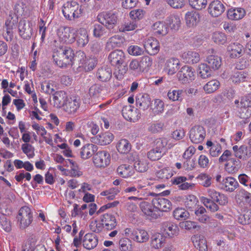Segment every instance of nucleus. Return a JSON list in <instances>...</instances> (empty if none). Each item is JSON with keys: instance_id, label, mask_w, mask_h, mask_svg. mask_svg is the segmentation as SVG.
Returning a JSON list of instances; mask_svg holds the SVG:
<instances>
[{"instance_id": "52", "label": "nucleus", "mask_w": 251, "mask_h": 251, "mask_svg": "<svg viewBox=\"0 0 251 251\" xmlns=\"http://www.w3.org/2000/svg\"><path fill=\"white\" fill-rule=\"evenodd\" d=\"M127 237L122 238L119 240L120 249L121 251H131L132 249L131 240Z\"/></svg>"}, {"instance_id": "9", "label": "nucleus", "mask_w": 251, "mask_h": 251, "mask_svg": "<svg viewBox=\"0 0 251 251\" xmlns=\"http://www.w3.org/2000/svg\"><path fill=\"white\" fill-rule=\"evenodd\" d=\"M94 166L97 168H104L110 163L111 156L106 151H96L92 158Z\"/></svg>"}, {"instance_id": "34", "label": "nucleus", "mask_w": 251, "mask_h": 251, "mask_svg": "<svg viewBox=\"0 0 251 251\" xmlns=\"http://www.w3.org/2000/svg\"><path fill=\"white\" fill-rule=\"evenodd\" d=\"M223 189L226 192H232L239 186L237 181L232 177H227L222 181Z\"/></svg>"}, {"instance_id": "31", "label": "nucleus", "mask_w": 251, "mask_h": 251, "mask_svg": "<svg viewBox=\"0 0 251 251\" xmlns=\"http://www.w3.org/2000/svg\"><path fill=\"white\" fill-rule=\"evenodd\" d=\"M245 15V10L241 7L232 8L228 9L227 12V17L231 20H241L244 17Z\"/></svg>"}, {"instance_id": "17", "label": "nucleus", "mask_w": 251, "mask_h": 251, "mask_svg": "<svg viewBox=\"0 0 251 251\" xmlns=\"http://www.w3.org/2000/svg\"><path fill=\"white\" fill-rule=\"evenodd\" d=\"M225 7L219 0H214L209 4L208 12L214 17L220 16L225 11Z\"/></svg>"}, {"instance_id": "1", "label": "nucleus", "mask_w": 251, "mask_h": 251, "mask_svg": "<svg viewBox=\"0 0 251 251\" xmlns=\"http://www.w3.org/2000/svg\"><path fill=\"white\" fill-rule=\"evenodd\" d=\"M52 59L54 64L61 68L73 65L74 51L70 47L59 46L53 50Z\"/></svg>"}, {"instance_id": "44", "label": "nucleus", "mask_w": 251, "mask_h": 251, "mask_svg": "<svg viewBox=\"0 0 251 251\" xmlns=\"http://www.w3.org/2000/svg\"><path fill=\"white\" fill-rule=\"evenodd\" d=\"M149 162L144 158H138L135 160L134 163V169L139 172L143 173L146 172L149 168Z\"/></svg>"}, {"instance_id": "22", "label": "nucleus", "mask_w": 251, "mask_h": 251, "mask_svg": "<svg viewBox=\"0 0 251 251\" xmlns=\"http://www.w3.org/2000/svg\"><path fill=\"white\" fill-rule=\"evenodd\" d=\"M98 150V147L93 144L88 143L81 148L80 151V155L83 160H86L91 158L95 154Z\"/></svg>"}, {"instance_id": "64", "label": "nucleus", "mask_w": 251, "mask_h": 251, "mask_svg": "<svg viewBox=\"0 0 251 251\" xmlns=\"http://www.w3.org/2000/svg\"><path fill=\"white\" fill-rule=\"evenodd\" d=\"M212 39L216 44L224 45L226 42V36L223 32H215L212 35Z\"/></svg>"}, {"instance_id": "43", "label": "nucleus", "mask_w": 251, "mask_h": 251, "mask_svg": "<svg viewBox=\"0 0 251 251\" xmlns=\"http://www.w3.org/2000/svg\"><path fill=\"white\" fill-rule=\"evenodd\" d=\"M140 72H148L151 67L153 59L148 55L142 56L140 59Z\"/></svg>"}, {"instance_id": "6", "label": "nucleus", "mask_w": 251, "mask_h": 251, "mask_svg": "<svg viewBox=\"0 0 251 251\" xmlns=\"http://www.w3.org/2000/svg\"><path fill=\"white\" fill-rule=\"evenodd\" d=\"M74 28L68 26H60L56 31L58 40L63 44H72L75 41Z\"/></svg>"}, {"instance_id": "49", "label": "nucleus", "mask_w": 251, "mask_h": 251, "mask_svg": "<svg viewBox=\"0 0 251 251\" xmlns=\"http://www.w3.org/2000/svg\"><path fill=\"white\" fill-rule=\"evenodd\" d=\"M164 123L162 122L156 121L148 125V131L151 133L161 132L164 129Z\"/></svg>"}, {"instance_id": "24", "label": "nucleus", "mask_w": 251, "mask_h": 251, "mask_svg": "<svg viewBox=\"0 0 251 251\" xmlns=\"http://www.w3.org/2000/svg\"><path fill=\"white\" fill-rule=\"evenodd\" d=\"M98 244L97 236L91 233L86 234L82 239V244L84 248L90 250L94 249Z\"/></svg>"}, {"instance_id": "30", "label": "nucleus", "mask_w": 251, "mask_h": 251, "mask_svg": "<svg viewBox=\"0 0 251 251\" xmlns=\"http://www.w3.org/2000/svg\"><path fill=\"white\" fill-rule=\"evenodd\" d=\"M117 173L122 177L128 178L132 177L134 175L135 171L132 166L126 164H123L118 167Z\"/></svg>"}, {"instance_id": "32", "label": "nucleus", "mask_w": 251, "mask_h": 251, "mask_svg": "<svg viewBox=\"0 0 251 251\" xmlns=\"http://www.w3.org/2000/svg\"><path fill=\"white\" fill-rule=\"evenodd\" d=\"M181 58L184 62L189 64L197 63L200 60L199 53L193 50L184 52L181 55Z\"/></svg>"}, {"instance_id": "23", "label": "nucleus", "mask_w": 251, "mask_h": 251, "mask_svg": "<svg viewBox=\"0 0 251 251\" xmlns=\"http://www.w3.org/2000/svg\"><path fill=\"white\" fill-rule=\"evenodd\" d=\"M100 222L103 227L107 230L114 229L117 225V221L115 216L112 213H104L100 216Z\"/></svg>"}, {"instance_id": "8", "label": "nucleus", "mask_w": 251, "mask_h": 251, "mask_svg": "<svg viewBox=\"0 0 251 251\" xmlns=\"http://www.w3.org/2000/svg\"><path fill=\"white\" fill-rule=\"evenodd\" d=\"M102 90V87L99 84H95L92 85L89 89L88 93L83 99V102L90 105L96 104L101 97Z\"/></svg>"}, {"instance_id": "29", "label": "nucleus", "mask_w": 251, "mask_h": 251, "mask_svg": "<svg viewBox=\"0 0 251 251\" xmlns=\"http://www.w3.org/2000/svg\"><path fill=\"white\" fill-rule=\"evenodd\" d=\"M68 96L66 93L63 91L55 92L53 94V103L54 107L61 108L64 106L67 101Z\"/></svg>"}, {"instance_id": "37", "label": "nucleus", "mask_w": 251, "mask_h": 251, "mask_svg": "<svg viewBox=\"0 0 251 251\" xmlns=\"http://www.w3.org/2000/svg\"><path fill=\"white\" fill-rule=\"evenodd\" d=\"M243 48V47L241 44L238 43H233L227 47V51L231 57H239L242 54Z\"/></svg>"}, {"instance_id": "59", "label": "nucleus", "mask_w": 251, "mask_h": 251, "mask_svg": "<svg viewBox=\"0 0 251 251\" xmlns=\"http://www.w3.org/2000/svg\"><path fill=\"white\" fill-rule=\"evenodd\" d=\"M120 192V190L117 188H111L106 191H102L100 195L102 196H105L108 200H113L116 196Z\"/></svg>"}, {"instance_id": "55", "label": "nucleus", "mask_w": 251, "mask_h": 251, "mask_svg": "<svg viewBox=\"0 0 251 251\" xmlns=\"http://www.w3.org/2000/svg\"><path fill=\"white\" fill-rule=\"evenodd\" d=\"M209 66L205 63H201L199 66L198 73L200 76L206 78L211 75V70Z\"/></svg>"}, {"instance_id": "40", "label": "nucleus", "mask_w": 251, "mask_h": 251, "mask_svg": "<svg viewBox=\"0 0 251 251\" xmlns=\"http://www.w3.org/2000/svg\"><path fill=\"white\" fill-rule=\"evenodd\" d=\"M96 75L100 81L106 82L112 77V70L108 67H102L98 70Z\"/></svg>"}, {"instance_id": "48", "label": "nucleus", "mask_w": 251, "mask_h": 251, "mask_svg": "<svg viewBox=\"0 0 251 251\" xmlns=\"http://www.w3.org/2000/svg\"><path fill=\"white\" fill-rule=\"evenodd\" d=\"M167 24L169 25L172 29L178 30L181 24L180 17L178 15H171L167 20Z\"/></svg>"}, {"instance_id": "51", "label": "nucleus", "mask_w": 251, "mask_h": 251, "mask_svg": "<svg viewBox=\"0 0 251 251\" xmlns=\"http://www.w3.org/2000/svg\"><path fill=\"white\" fill-rule=\"evenodd\" d=\"M173 215L176 220H183L189 217V213L184 208L178 207L174 210Z\"/></svg>"}, {"instance_id": "2", "label": "nucleus", "mask_w": 251, "mask_h": 251, "mask_svg": "<svg viewBox=\"0 0 251 251\" xmlns=\"http://www.w3.org/2000/svg\"><path fill=\"white\" fill-rule=\"evenodd\" d=\"M108 59L111 65L115 67L114 73L115 77L119 80L122 79L127 71V66L124 64L125 55L124 51L116 50L109 53Z\"/></svg>"}, {"instance_id": "28", "label": "nucleus", "mask_w": 251, "mask_h": 251, "mask_svg": "<svg viewBox=\"0 0 251 251\" xmlns=\"http://www.w3.org/2000/svg\"><path fill=\"white\" fill-rule=\"evenodd\" d=\"M137 107L143 110L147 109L151 104V100L147 94H139L136 98Z\"/></svg>"}, {"instance_id": "16", "label": "nucleus", "mask_w": 251, "mask_h": 251, "mask_svg": "<svg viewBox=\"0 0 251 251\" xmlns=\"http://www.w3.org/2000/svg\"><path fill=\"white\" fill-rule=\"evenodd\" d=\"M122 113L124 118L130 122H135L140 118L141 114L138 109L130 105L124 106Z\"/></svg>"}, {"instance_id": "5", "label": "nucleus", "mask_w": 251, "mask_h": 251, "mask_svg": "<svg viewBox=\"0 0 251 251\" xmlns=\"http://www.w3.org/2000/svg\"><path fill=\"white\" fill-rule=\"evenodd\" d=\"M97 20L107 29L111 30L117 25L118 14L113 11H103L98 15Z\"/></svg>"}, {"instance_id": "7", "label": "nucleus", "mask_w": 251, "mask_h": 251, "mask_svg": "<svg viewBox=\"0 0 251 251\" xmlns=\"http://www.w3.org/2000/svg\"><path fill=\"white\" fill-rule=\"evenodd\" d=\"M17 218L19 222L20 227L25 229L33 221V213L31 209L26 206L22 207L19 211Z\"/></svg>"}, {"instance_id": "20", "label": "nucleus", "mask_w": 251, "mask_h": 251, "mask_svg": "<svg viewBox=\"0 0 251 251\" xmlns=\"http://www.w3.org/2000/svg\"><path fill=\"white\" fill-rule=\"evenodd\" d=\"M114 136L110 132H101L92 138L93 141L97 144L103 146L109 144L113 140Z\"/></svg>"}, {"instance_id": "60", "label": "nucleus", "mask_w": 251, "mask_h": 251, "mask_svg": "<svg viewBox=\"0 0 251 251\" xmlns=\"http://www.w3.org/2000/svg\"><path fill=\"white\" fill-rule=\"evenodd\" d=\"M189 2L192 8L198 10L205 8L207 4V0H189Z\"/></svg>"}, {"instance_id": "38", "label": "nucleus", "mask_w": 251, "mask_h": 251, "mask_svg": "<svg viewBox=\"0 0 251 251\" xmlns=\"http://www.w3.org/2000/svg\"><path fill=\"white\" fill-rule=\"evenodd\" d=\"M89 41L87 30L84 27H80L77 30V43L80 47H83Z\"/></svg>"}, {"instance_id": "41", "label": "nucleus", "mask_w": 251, "mask_h": 251, "mask_svg": "<svg viewBox=\"0 0 251 251\" xmlns=\"http://www.w3.org/2000/svg\"><path fill=\"white\" fill-rule=\"evenodd\" d=\"M165 242V238L162 234L156 233L151 238V247L155 249L161 248Z\"/></svg>"}, {"instance_id": "50", "label": "nucleus", "mask_w": 251, "mask_h": 251, "mask_svg": "<svg viewBox=\"0 0 251 251\" xmlns=\"http://www.w3.org/2000/svg\"><path fill=\"white\" fill-rule=\"evenodd\" d=\"M42 92L50 95L55 92L54 83L52 80L45 81L41 85Z\"/></svg>"}, {"instance_id": "47", "label": "nucleus", "mask_w": 251, "mask_h": 251, "mask_svg": "<svg viewBox=\"0 0 251 251\" xmlns=\"http://www.w3.org/2000/svg\"><path fill=\"white\" fill-rule=\"evenodd\" d=\"M183 91L181 89H170L167 93L169 99L172 101H181Z\"/></svg>"}, {"instance_id": "3", "label": "nucleus", "mask_w": 251, "mask_h": 251, "mask_svg": "<svg viewBox=\"0 0 251 251\" xmlns=\"http://www.w3.org/2000/svg\"><path fill=\"white\" fill-rule=\"evenodd\" d=\"M62 12L66 19L73 21L81 16L83 9L77 1L72 0L63 4Z\"/></svg>"}, {"instance_id": "63", "label": "nucleus", "mask_w": 251, "mask_h": 251, "mask_svg": "<svg viewBox=\"0 0 251 251\" xmlns=\"http://www.w3.org/2000/svg\"><path fill=\"white\" fill-rule=\"evenodd\" d=\"M106 30L102 25L95 24L93 31V36L96 38H100L106 34Z\"/></svg>"}, {"instance_id": "36", "label": "nucleus", "mask_w": 251, "mask_h": 251, "mask_svg": "<svg viewBox=\"0 0 251 251\" xmlns=\"http://www.w3.org/2000/svg\"><path fill=\"white\" fill-rule=\"evenodd\" d=\"M186 24L189 27L196 26L200 22V15L196 12H187L185 16Z\"/></svg>"}, {"instance_id": "27", "label": "nucleus", "mask_w": 251, "mask_h": 251, "mask_svg": "<svg viewBox=\"0 0 251 251\" xmlns=\"http://www.w3.org/2000/svg\"><path fill=\"white\" fill-rule=\"evenodd\" d=\"M80 106L79 98L74 97L66 101L64 107V111L69 114L75 113Z\"/></svg>"}, {"instance_id": "25", "label": "nucleus", "mask_w": 251, "mask_h": 251, "mask_svg": "<svg viewBox=\"0 0 251 251\" xmlns=\"http://www.w3.org/2000/svg\"><path fill=\"white\" fill-rule=\"evenodd\" d=\"M191 239L194 247L199 251H208L207 241L203 235L195 234L191 237Z\"/></svg>"}, {"instance_id": "21", "label": "nucleus", "mask_w": 251, "mask_h": 251, "mask_svg": "<svg viewBox=\"0 0 251 251\" xmlns=\"http://www.w3.org/2000/svg\"><path fill=\"white\" fill-rule=\"evenodd\" d=\"M179 65V61L177 58L171 57L166 60L163 70L168 75H172L176 72Z\"/></svg>"}, {"instance_id": "39", "label": "nucleus", "mask_w": 251, "mask_h": 251, "mask_svg": "<svg viewBox=\"0 0 251 251\" xmlns=\"http://www.w3.org/2000/svg\"><path fill=\"white\" fill-rule=\"evenodd\" d=\"M154 34L164 36L168 33V27L166 24L163 22H156L151 26Z\"/></svg>"}, {"instance_id": "58", "label": "nucleus", "mask_w": 251, "mask_h": 251, "mask_svg": "<svg viewBox=\"0 0 251 251\" xmlns=\"http://www.w3.org/2000/svg\"><path fill=\"white\" fill-rule=\"evenodd\" d=\"M201 185L204 187H208L211 185L212 178L210 176L205 173H201L197 177Z\"/></svg>"}, {"instance_id": "56", "label": "nucleus", "mask_w": 251, "mask_h": 251, "mask_svg": "<svg viewBox=\"0 0 251 251\" xmlns=\"http://www.w3.org/2000/svg\"><path fill=\"white\" fill-rule=\"evenodd\" d=\"M238 222L243 225H249L251 223V209H248L245 211L244 214L239 215Z\"/></svg>"}, {"instance_id": "11", "label": "nucleus", "mask_w": 251, "mask_h": 251, "mask_svg": "<svg viewBox=\"0 0 251 251\" xmlns=\"http://www.w3.org/2000/svg\"><path fill=\"white\" fill-rule=\"evenodd\" d=\"M19 36L24 40H29L33 34L32 24L31 21L21 20L18 25Z\"/></svg>"}, {"instance_id": "54", "label": "nucleus", "mask_w": 251, "mask_h": 251, "mask_svg": "<svg viewBox=\"0 0 251 251\" xmlns=\"http://www.w3.org/2000/svg\"><path fill=\"white\" fill-rule=\"evenodd\" d=\"M198 202L197 197L193 195L187 196L184 200L185 206L190 210L194 208Z\"/></svg>"}, {"instance_id": "13", "label": "nucleus", "mask_w": 251, "mask_h": 251, "mask_svg": "<svg viewBox=\"0 0 251 251\" xmlns=\"http://www.w3.org/2000/svg\"><path fill=\"white\" fill-rule=\"evenodd\" d=\"M160 231L166 237L173 238L179 234V228L176 224L166 222L162 224Z\"/></svg>"}, {"instance_id": "33", "label": "nucleus", "mask_w": 251, "mask_h": 251, "mask_svg": "<svg viewBox=\"0 0 251 251\" xmlns=\"http://www.w3.org/2000/svg\"><path fill=\"white\" fill-rule=\"evenodd\" d=\"M241 166V161L235 158H230L225 164V170L229 174L237 172Z\"/></svg>"}, {"instance_id": "26", "label": "nucleus", "mask_w": 251, "mask_h": 251, "mask_svg": "<svg viewBox=\"0 0 251 251\" xmlns=\"http://www.w3.org/2000/svg\"><path fill=\"white\" fill-rule=\"evenodd\" d=\"M125 42L124 38L120 35H115L111 37L106 43L105 48L111 50L115 48L121 47Z\"/></svg>"}, {"instance_id": "35", "label": "nucleus", "mask_w": 251, "mask_h": 251, "mask_svg": "<svg viewBox=\"0 0 251 251\" xmlns=\"http://www.w3.org/2000/svg\"><path fill=\"white\" fill-rule=\"evenodd\" d=\"M235 198L237 203L239 204H244V202L250 204L251 201V194L242 189L237 192Z\"/></svg>"}, {"instance_id": "14", "label": "nucleus", "mask_w": 251, "mask_h": 251, "mask_svg": "<svg viewBox=\"0 0 251 251\" xmlns=\"http://www.w3.org/2000/svg\"><path fill=\"white\" fill-rule=\"evenodd\" d=\"M151 203L157 212H168L172 209V203L170 200L163 197H155L151 201Z\"/></svg>"}, {"instance_id": "61", "label": "nucleus", "mask_w": 251, "mask_h": 251, "mask_svg": "<svg viewBox=\"0 0 251 251\" xmlns=\"http://www.w3.org/2000/svg\"><path fill=\"white\" fill-rule=\"evenodd\" d=\"M247 74L243 71H237L232 75L231 79L233 82L238 83L245 81Z\"/></svg>"}, {"instance_id": "53", "label": "nucleus", "mask_w": 251, "mask_h": 251, "mask_svg": "<svg viewBox=\"0 0 251 251\" xmlns=\"http://www.w3.org/2000/svg\"><path fill=\"white\" fill-rule=\"evenodd\" d=\"M164 154L162 151L153 148L148 152L147 157L151 161H157L161 159Z\"/></svg>"}, {"instance_id": "15", "label": "nucleus", "mask_w": 251, "mask_h": 251, "mask_svg": "<svg viewBox=\"0 0 251 251\" xmlns=\"http://www.w3.org/2000/svg\"><path fill=\"white\" fill-rule=\"evenodd\" d=\"M144 49L149 54L154 55L158 53L160 50V45L158 41L150 37L144 41Z\"/></svg>"}, {"instance_id": "62", "label": "nucleus", "mask_w": 251, "mask_h": 251, "mask_svg": "<svg viewBox=\"0 0 251 251\" xmlns=\"http://www.w3.org/2000/svg\"><path fill=\"white\" fill-rule=\"evenodd\" d=\"M238 116L243 119V123L244 124L248 123L249 119L251 117V107L241 108L239 112Z\"/></svg>"}, {"instance_id": "19", "label": "nucleus", "mask_w": 251, "mask_h": 251, "mask_svg": "<svg viewBox=\"0 0 251 251\" xmlns=\"http://www.w3.org/2000/svg\"><path fill=\"white\" fill-rule=\"evenodd\" d=\"M140 207L142 212L150 219H156L159 215L152 204L147 201H143L140 204Z\"/></svg>"}, {"instance_id": "4", "label": "nucleus", "mask_w": 251, "mask_h": 251, "mask_svg": "<svg viewBox=\"0 0 251 251\" xmlns=\"http://www.w3.org/2000/svg\"><path fill=\"white\" fill-rule=\"evenodd\" d=\"M122 234L139 243H145L149 239L148 232L140 228L126 227L123 230Z\"/></svg>"}, {"instance_id": "57", "label": "nucleus", "mask_w": 251, "mask_h": 251, "mask_svg": "<svg viewBox=\"0 0 251 251\" xmlns=\"http://www.w3.org/2000/svg\"><path fill=\"white\" fill-rule=\"evenodd\" d=\"M85 53L81 50L76 52L75 54L74 53V57L73 60V65L75 64V62H77L79 67H82L85 62V60L86 58Z\"/></svg>"}, {"instance_id": "18", "label": "nucleus", "mask_w": 251, "mask_h": 251, "mask_svg": "<svg viewBox=\"0 0 251 251\" xmlns=\"http://www.w3.org/2000/svg\"><path fill=\"white\" fill-rule=\"evenodd\" d=\"M232 150L235 156L239 159L246 160L251 157V151L245 145H235Z\"/></svg>"}, {"instance_id": "45", "label": "nucleus", "mask_w": 251, "mask_h": 251, "mask_svg": "<svg viewBox=\"0 0 251 251\" xmlns=\"http://www.w3.org/2000/svg\"><path fill=\"white\" fill-rule=\"evenodd\" d=\"M220 83L216 79L208 81L203 86V90L206 94H212L217 91L220 87Z\"/></svg>"}, {"instance_id": "12", "label": "nucleus", "mask_w": 251, "mask_h": 251, "mask_svg": "<svg viewBox=\"0 0 251 251\" xmlns=\"http://www.w3.org/2000/svg\"><path fill=\"white\" fill-rule=\"evenodd\" d=\"M176 76L182 83H189L195 79V71L191 67L185 65L178 72Z\"/></svg>"}, {"instance_id": "10", "label": "nucleus", "mask_w": 251, "mask_h": 251, "mask_svg": "<svg viewBox=\"0 0 251 251\" xmlns=\"http://www.w3.org/2000/svg\"><path fill=\"white\" fill-rule=\"evenodd\" d=\"M189 138L193 144L201 143L205 138L206 132L205 128L200 125L195 126L189 131Z\"/></svg>"}, {"instance_id": "46", "label": "nucleus", "mask_w": 251, "mask_h": 251, "mask_svg": "<svg viewBox=\"0 0 251 251\" xmlns=\"http://www.w3.org/2000/svg\"><path fill=\"white\" fill-rule=\"evenodd\" d=\"M117 150L121 154H126L131 150V145L126 139L120 140L117 144Z\"/></svg>"}, {"instance_id": "42", "label": "nucleus", "mask_w": 251, "mask_h": 251, "mask_svg": "<svg viewBox=\"0 0 251 251\" xmlns=\"http://www.w3.org/2000/svg\"><path fill=\"white\" fill-rule=\"evenodd\" d=\"M206 61L209 67L214 70L219 69L222 65V59L218 55H209L207 57Z\"/></svg>"}]
</instances>
